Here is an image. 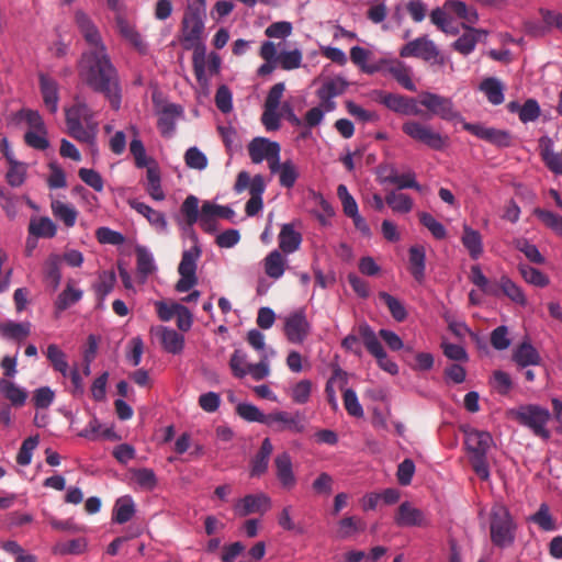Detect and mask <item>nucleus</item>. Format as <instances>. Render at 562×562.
Masks as SVG:
<instances>
[{
	"label": "nucleus",
	"mask_w": 562,
	"mask_h": 562,
	"mask_svg": "<svg viewBox=\"0 0 562 562\" xmlns=\"http://www.w3.org/2000/svg\"><path fill=\"white\" fill-rule=\"evenodd\" d=\"M130 131L133 134V139L130 144V150L135 159V165L137 168H148V166H150L154 161L150 158H148L145 146L138 137V131L136 126L131 125Z\"/></svg>",
	"instance_id": "obj_42"
},
{
	"label": "nucleus",
	"mask_w": 562,
	"mask_h": 562,
	"mask_svg": "<svg viewBox=\"0 0 562 562\" xmlns=\"http://www.w3.org/2000/svg\"><path fill=\"white\" fill-rule=\"evenodd\" d=\"M115 283L116 276L114 271H102L99 273L98 282L94 284V291L101 301L112 292Z\"/></svg>",
	"instance_id": "obj_59"
},
{
	"label": "nucleus",
	"mask_w": 562,
	"mask_h": 562,
	"mask_svg": "<svg viewBox=\"0 0 562 562\" xmlns=\"http://www.w3.org/2000/svg\"><path fill=\"white\" fill-rule=\"evenodd\" d=\"M420 104L432 115H437L445 121H457L462 124L465 122L460 112L454 109L452 101L442 95L425 92L420 95Z\"/></svg>",
	"instance_id": "obj_11"
},
{
	"label": "nucleus",
	"mask_w": 562,
	"mask_h": 562,
	"mask_svg": "<svg viewBox=\"0 0 562 562\" xmlns=\"http://www.w3.org/2000/svg\"><path fill=\"white\" fill-rule=\"evenodd\" d=\"M288 265V259L280 250L270 251L262 260L265 273L273 279L279 280L283 277Z\"/></svg>",
	"instance_id": "obj_28"
},
{
	"label": "nucleus",
	"mask_w": 562,
	"mask_h": 562,
	"mask_svg": "<svg viewBox=\"0 0 562 562\" xmlns=\"http://www.w3.org/2000/svg\"><path fill=\"white\" fill-rule=\"evenodd\" d=\"M145 190L154 201H164L166 193L161 186V175L156 162L148 166L146 170Z\"/></svg>",
	"instance_id": "obj_31"
},
{
	"label": "nucleus",
	"mask_w": 562,
	"mask_h": 562,
	"mask_svg": "<svg viewBox=\"0 0 562 562\" xmlns=\"http://www.w3.org/2000/svg\"><path fill=\"white\" fill-rule=\"evenodd\" d=\"M135 514V504L131 496L120 497L113 508V520L117 524L127 522Z\"/></svg>",
	"instance_id": "obj_49"
},
{
	"label": "nucleus",
	"mask_w": 562,
	"mask_h": 562,
	"mask_svg": "<svg viewBox=\"0 0 562 562\" xmlns=\"http://www.w3.org/2000/svg\"><path fill=\"white\" fill-rule=\"evenodd\" d=\"M513 359L522 368L528 366H538L541 362V357L537 349L527 341H524L515 349Z\"/></svg>",
	"instance_id": "obj_36"
},
{
	"label": "nucleus",
	"mask_w": 562,
	"mask_h": 562,
	"mask_svg": "<svg viewBox=\"0 0 562 562\" xmlns=\"http://www.w3.org/2000/svg\"><path fill=\"white\" fill-rule=\"evenodd\" d=\"M277 61L283 70L297 69L302 66L303 53L300 48L281 50L280 54L277 53Z\"/></svg>",
	"instance_id": "obj_52"
},
{
	"label": "nucleus",
	"mask_w": 562,
	"mask_h": 562,
	"mask_svg": "<svg viewBox=\"0 0 562 562\" xmlns=\"http://www.w3.org/2000/svg\"><path fill=\"white\" fill-rule=\"evenodd\" d=\"M283 333L291 344L302 345L312 333V324L304 308L295 310L283 318Z\"/></svg>",
	"instance_id": "obj_8"
},
{
	"label": "nucleus",
	"mask_w": 562,
	"mask_h": 562,
	"mask_svg": "<svg viewBox=\"0 0 562 562\" xmlns=\"http://www.w3.org/2000/svg\"><path fill=\"white\" fill-rule=\"evenodd\" d=\"M180 213L188 226H193L200 217L199 199L195 195H188L181 204Z\"/></svg>",
	"instance_id": "obj_54"
},
{
	"label": "nucleus",
	"mask_w": 562,
	"mask_h": 562,
	"mask_svg": "<svg viewBox=\"0 0 562 562\" xmlns=\"http://www.w3.org/2000/svg\"><path fill=\"white\" fill-rule=\"evenodd\" d=\"M128 205L144 216L156 232L164 234L168 232V222L162 212L153 209L150 205L137 199H130Z\"/></svg>",
	"instance_id": "obj_21"
},
{
	"label": "nucleus",
	"mask_w": 562,
	"mask_h": 562,
	"mask_svg": "<svg viewBox=\"0 0 562 562\" xmlns=\"http://www.w3.org/2000/svg\"><path fill=\"white\" fill-rule=\"evenodd\" d=\"M135 251L137 257V273L140 277L142 282H145L147 278L156 271L157 267L153 255L147 248L137 246Z\"/></svg>",
	"instance_id": "obj_43"
},
{
	"label": "nucleus",
	"mask_w": 562,
	"mask_h": 562,
	"mask_svg": "<svg viewBox=\"0 0 562 562\" xmlns=\"http://www.w3.org/2000/svg\"><path fill=\"white\" fill-rule=\"evenodd\" d=\"M463 233L461 236V243L468 250L470 257L474 260L479 259L484 251L483 238L479 231L472 228L468 224L462 226Z\"/></svg>",
	"instance_id": "obj_30"
},
{
	"label": "nucleus",
	"mask_w": 562,
	"mask_h": 562,
	"mask_svg": "<svg viewBox=\"0 0 562 562\" xmlns=\"http://www.w3.org/2000/svg\"><path fill=\"white\" fill-rule=\"evenodd\" d=\"M132 480L144 491H153L158 484L154 470L148 468L132 469L130 471Z\"/></svg>",
	"instance_id": "obj_51"
},
{
	"label": "nucleus",
	"mask_w": 562,
	"mask_h": 562,
	"mask_svg": "<svg viewBox=\"0 0 562 562\" xmlns=\"http://www.w3.org/2000/svg\"><path fill=\"white\" fill-rule=\"evenodd\" d=\"M61 257L58 254H50L43 265L44 278L57 290L61 281L60 272Z\"/></svg>",
	"instance_id": "obj_41"
},
{
	"label": "nucleus",
	"mask_w": 562,
	"mask_h": 562,
	"mask_svg": "<svg viewBox=\"0 0 562 562\" xmlns=\"http://www.w3.org/2000/svg\"><path fill=\"white\" fill-rule=\"evenodd\" d=\"M394 522L402 528L429 526V520L425 513L409 502H403L398 506L394 516Z\"/></svg>",
	"instance_id": "obj_18"
},
{
	"label": "nucleus",
	"mask_w": 562,
	"mask_h": 562,
	"mask_svg": "<svg viewBox=\"0 0 562 562\" xmlns=\"http://www.w3.org/2000/svg\"><path fill=\"white\" fill-rule=\"evenodd\" d=\"M79 76L94 91L102 92L114 110L121 105V89L115 67L105 52L83 53Z\"/></svg>",
	"instance_id": "obj_1"
},
{
	"label": "nucleus",
	"mask_w": 562,
	"mask_h": 562,
	"mask_svg": "<svg viewBox=\"0 0 562 562\" xmlns=\"http://www.w3.org/2000/svg\"><path fill=\"white\" fill-rule=\"evenodd\" d=\"M533 214L540 222L554 234L562 237V216L544 209L537 207Z\"/></svg>",
	"instance_id": "obj_53"
},
{
	"label": "nucleus",
	"mask_w": 562,
	"mask_h": 562,
	"mask_svg": "<svg viewBox=\"0 0 562 562\" xmlns=\"http://www.w3.org/2000/svg\"><path fill=\"white\" fill-rule=\"evenodd\" d=\"M385 181L395 184L398 190L415 189L417 191H423V187L416 181V175L413 171L403 175L393 172L385 178Z\"/></svg>",
	"instance_id": "obj_58"
},
{
	"label": "nucleus",
	"mask_w": 562,
	"mask_h": 562,
	"mask_svg": "<svg viewBox=\"0 0 562 562\" xmlns=\"http://www.w3.org/2000/svg\"><path fill=\"white\" fill-rule=\"evenodd\" d=\"M312 389L310 380H301L290 389V396L294 403L303 405L310 401Z\"/></svg>",
	"instance_id": "obj_63"
},
{
	"label": "nucleus",
	"mask_w": 562,
	"mask_h": 562,
	"mask_svg": "<svg viewBox=\"0 0 562 562\" xmlns=\"http://www.w3.org/2000/svg\"><path fill=\"white\" fill-rule=\"evenodd\" d=\"M50 209L53 215L67 227H72L76 224L78 212L72 205L55 200L52 202Z\"/></svg>",
	"instance_id": "obj_48"
},
{
	"label": "nucleus",
	"mask_w": 562,
	"mask_h": 562,
	"mask_svg": "<svg viewBox=\"0 0 562 562\" xmlns=\"http://www.w3.org/2000/svg\"><path fill=\"white\" fill-rule=\"evenodd\" d=\"M463 128L480 139L490 144L505 148L513 144V137L508 131L485 126L480 123L463 122Z\"/></svg>",
	"instance_id": "obj_15"
},
{
	"label": "nucleus",
	"mask_w": 562,
	"mask_h": 562,
	"mask_svg": "<svg viewBox=\"0 0 562 562\" xmlns=\"http://www.w3.org/2000/svg\"><path fill=\"white\" fill-rule=\"evenodd\" d=\"M480 89L492 104L498 105L504 102V87L498 79H484L480 85Z\"/></svg>",
	"instance_id": "obj_50"
},
{
	"label": "nucleus",
	"mask_w": 562,
	"mask_h": 562,
	"mask_svg": "<svg viewBox=\"0 0 562 562\" xmlns=\"http://www.w3.org/2000/svg\"><path fill=\"white\" fill-rule=\"evenodd\" d=\"M46 357L56 371L60 372L64 376L68 374V362L66 360V355L57 345H48Z\"/></svg>",
	"instance_id": "obj_60"
},
{
	"label": "nucleus",
	"mask_w": 562,
	"mask_h": 562,
	"mask_svg": "<svg viewBox=\"0 0 562 562\" xmlns=\"http://www.w3.org/2000/svg\"><path fill=\"white\" fill-rule=\"evenodd\" d=\"M497 284L503 294L506 295L514 303L520 306H525L527 304V299L521 288L518 286L510 278H508L507 276H502Z\"/></svg>",
	"instance_id": "obj_46"
},
{
	"label": "nucleus",
	"mask_w": 562,
	"mask_h": 562,
	"mask_svg": "<svg viewBox=\"0 0 562 562\" xmlns=\"http://www.w3.org/2000/svg\"><path fill=\"white\" fill-rule=\"evenodd\" d=\"M360 335L368 351L376 359L379 367L385 372L395 375L398 373V367L387 358L378 336L368 325L360 326Z\"/></svg>",
	"instance_id": "obj_13"
},
{
	"label": "nucleus",
	"mask_w": 562,
	"mask_h": 562,
	"mask_svg": "<svg viewBox=\"0 0 562 562\" xmlns=\"http://www.w3.org/2000/svg\"><path fill=\"white\" fill-rule=\"evenodd\" d=\"M182 109L175 104L164 108L159 114L158 128L164 136L170 137L176 128V119L180 116Z\"/></svg>",
	"instance_id": "obj_37"
},
{
	"label": "nucleus",
	"mask_w": 562,
	"mask_h": 562,
	"mask_svg": "<svg viewBox=\"0 0 562 562\" xmlns=\"http://www.w3.org/2000/svg\"><path fill=\"white\" fill-rule=\"evenodd\" d=\"M198 222L200 226L207 233H213L216 231L217 215H215L214 203L205 201L202 204Z\"/></svg>",
	"instance_id": "obj_55"
},
{
	"label": "nucleus",
	"mask_w": 562,
	"mask_h": 562,
	"mask_svg": "<svg viewBox=\"0 0 562 562\" xmlns=\"http://www.w3.org/2000/svg\"><path fill=\"white\" fill-rule=\"evenodd\" d=\"M75 22L80 34L91 47L87 53H100L106 50L98 26L85 11L80 9L75 11Z\"/></svg>",
	"instance_id": "obj_14"
},
{
	"label": "nucleus",
	"mask_w": 562,
	"mask_h": 562,
	"mask_svg": "<svg viewBox=\"0 0 562 562\" xmlns=\"http://www.w3.org/2000/svg\"><path fill=\"white\" fill-rule=\"evenodd\" d=\"M83 296V291L76 286L74 280H68L64 290L57 295L54 307L55 313L58 315L59 313L66 311L70 306L78 303Z\"/></svg>",
	"instance_id": "obj_26"
},
{
	"label": "nucleus",
	"mask_w": 562,
	"mask_h": 562,
	"mask_svg": "<svg viewBox=\"0 0 562 562\" xmlns=\"http://www.w3.org/2000/svg\"><path fill=\"white\" fill-rule=\"evenodd\" d=\"M279 249L282 254H293L300 249L302 235L294 228V224H283L278 236Z\"/></svg>",
	"instance_id": "obj_25"
},
{
	"label": "nucleus",
	"mask_w": 562,
	"mask_h": 562,
	"mask_svg": "<svg viewBox=\"0 0 562 562\" xmlns=\"http://www.w3.org/2000/svg\"><path fill=\"white\" fill-rule=\"evenodd\" d=\"M507 416L528 427L536 436L549 439L550 431L547 428L551 417L549 409L539 405L528 404L509 409Z\"/></svg>",
	"instance_id": "obj_4"
},
{
	"label": "nucleus",
	"mask_w": 562,
	"mask_h": 562,
	"mask_svg": "<svg viewBox=\"0 0 562 562\" xmlns=\"http://www.w3.org/2000/svg\"><path fill=\"white\" fill-rule=\"evenodd\" d=\"M40 88L44 104L50 111V113L55 114L58 111L59 101L58 83L54 79L45 75H41Z\"/></svg>",
	"instance_id": "obj_33"
},
{
	"label": "nucleus",
	"mask_w": 562,
	"mask_h": 562,
	"mask_svg": "<svg viewBox=\"0 0 562 562\" xmlns=\"http://www.w3.org/2000/svg\"><path fill=\"white\" fill-rule=\"evenodd\" d=\"M409 271L413 278L422 283L425 280L426 250L422 245H414L409 248Z\"/></svg>",
	"instance_id": "obj_35"
},
{
	"label": "nucleus",
	"mask_w": 562,
	"mask_h": 562,
	"mask_svg": "<svg viewBox=\"0 0 562 562\" xmlns=\"http://www.w3.org/2000/svg\"><path fill=\"white\" fill-rule=\"evenodd\" d=\"M200 256L201 249L198 246H193L191 249L183 251L178 267L180 274V279L176 284L178 292H188L198 283L196 261Z\"/></svg>",
	"instance_id": "obj_9"
},
{
	"label": "nucleus",
	"mask_w": 562,
	"mask_h": 562,
	"mask_svg": "<svg viewBox=\"0 0 562 562\" xmlns=\"http://www.w3.org/2000/svg\"><path fill=\"white\" fill-rule=\"evenodd\" d=\"M347 87L348 83L344 78L335 77L322 85V87L317 90V97L321 102L325 103V108L335 110L337 103L334 101V99L342 94Z\"/></svg>",
	"instance_id": "obj_22"
},
{
	"label": "nucleus",
	"mask_w": 562,
	"mask_h": 562,
	"mask_svg": "<svg viewBox=\"0 0 562 562\" xmlns=\"http://www.w3.org/2000/svg\"><path fill=\"white\" fill-rule=\"evenodd\" d=\"M379 297L385 303L395 321L403 322L407 317L406 308L400 300L386 292H380Z\"/></svg>",
	"instance_id": "obj_62"
},
{
	"label": "nucleus",
	"mask_w": 562,
	"mask_h": 562,
	"mask_svg": "<svg viewBox=\"0 0 562 562\" xmlns=\"http://www.w3.org/2000/svg\"><path fill=\"white\" fill-rule=\"evenodd\" d=\"M465 445L471 456H486L493 438L487 431L472 429L467 432Z\"/></svg>",
	"instance_id": "obj_24"
},
{
	"label": "nucleus",
	"mask_w": 562,
	"mask_h": 562,
	"mask_svg": "<svg viewBox=\"0 0 562 562\" xmlns=\"http://www.w3.org/2000/svg\"><path fill=\"white\" fill-rule=\"evenodd\" d=\"M38 442H40L38 436H31L22 442L21 448L16 456V462L20 465L25 467L31 463L33 451L36 449Z\"/></svg>",
	"instance_id": "obj_64"
},
{
	"label": "nucleus",
	"mask_w": 562,
	"mask_h": 562,
	"mask_svg": "<svg viewBox=\"0 0 562 562\" xmlns=\"http://www.w3.org/2000/svg\"><path fill=\"white\" fill-rule=\"evenodd\" d=\"M386 204L395 213L407 214L414 207L413 199L400 191H391L385 196Z\"/></svg>",
	"instance_id": "obj_45"
},
{
	"label": "nucleus",
	"mask_w": 562,
	"mask_h": 562,
	"mask_svg": "<svg viewBox=\"0 0 562 562\" xmlns=\"http://www.w3.org/2000/svg\"><path fill=\"white\" fill-rule=\"evenodd\" d=\"M247 188L249 189L250 196L262 198L266 190L263 177L261 175H256L254 178H250L248 172L240 171L237 175L234 190L237 193H240Z\"/></svg>",
	"instance_id": "obj_27"
},
{
	"label": "nucleus",
	"mask_w": 562,
	"mask_h": 562,
	"mask_svg": "<svg viewBox=\"0 0 562 562\" xmlns=\"http://www.w3.org/2000/svg\"><path fill=\"white\" fill-rule=\"evenodd\" d=\"M57 233L56 224L47 216L33 217L29 224V234L37 238H53Z\"/></svg>",
	"instance_id": "obj_38"
},
{
	"label": "nucleus",
	"mask_w": 562,
	"mask_h": 562,
	"mask_svg": "<svg viewBox=\"0 0 562 562\" xmlns=\"http://www.w3.org/2000/svg\"><path fill=\"white\" fill-rule=\"evenodd\" d=\"M192 64L195 78L205 95L209 94V71L205 46L193 49Z\"/></svg>",
	"instance_id": "obj_29"
},
{
	"label": "nucleus",
	"mask_w": 562,
	"mask_h": 562,
	"mask_svg": "<svg viewBox=\"0 0 562 562\" xmlns=\"http://www.w3.org/2000/svg\"><path fill=\"white\" fill-rule=\"evenodd\" d=\"M491 540L499 548L510 547L515 541L516 524L503 504H495L491 509Z\"/></svg>",
	"instance_id": "obj_5"
},
{
	"label": "nucleus",
	"mask_w": 562,
	"mask_h": 562,
	"mask_svg": "<svg viewBox=\"0 0 562 562\" xmlns=\"http://www.w3.org/2000/svg\"><path fill=\"white\" fill-rule=\"evenodd\" d=\"M115 27L120 36L137 52L140 54H145L147 52V44L137 31L136 25L131 22L123 12L115 14Z\"/></svg>",
	"instance_id": "obj_19"
},
{
	"label": "nucleus",
	"mask_w": 562,
	"mask_h": 562,
	"mask_svg": "<svg viewBox=\"0 0 562 562\" xmlns=\"http://www.w3.org/2000/svg\"><path fill=\"white\" fill-rule=\"evenodd\" d=\"M281 147L277 142H272L266 137H255L248 144V154L254 164H260L263 160L268 161L270 170L278 167L280 160Z\"/></svg>",
	"instance_id": "obj_10"
},
{
	"label": "nucleus",
	"mask_w": 562,
	"mask_h": 562,
	"mask_svg": "<svg viewBox=\"0 0 562 562\" xmlns=\"http://www.w3.org/2000/svg\"><path fill=\"white\" fill-rule=\"evenodd\" d=\"M445 9L463 20V29H471L469 24H475L479 21L476 10L473 7L467 5L463 1L448 0L445 3Z\"/></svg>",
	"instance_id": "obj_34"
},
{
	"label": "nucleus",
	"mask_w": 562,
	"mask_h": 562,
	"mask_svg": "<svg viewBox=\"0 0 562 562\" xmlns=\"http://www.w3.org/2000/svg\"><path fill=\"white\" fill-rule=\"evenodd\" d=\"M151 333L159 337L160 344L165 351L172 355L182 352L184 348V337L177 330L169 327L159 326L157 328H153Z\"/></svg>",
	"instance_id": "obj_23"
},
{
	"label": "nucleus",
	"mask_w": 562,
	"mask_h": 562,
	"mask_svg": "<svg viewBox=\"0 0 562 562\" xmlns=\"http://www.w3.org/2000/svg\"><path fill=\"white\" fill-rule=\"evenodd\" d=\"M439 55L437 46L427 36L417 37L408 42L400 50L401 57H418L427 61L437 60Z\"/></svg>",
	"instance_id": "obj_17"
},
{
	"label": "nucleus",
	"mask_w": 562,
	"mask_h": 562,
	"mask_svg": "<svg viewBox=\"0 0 562 562\" xmlns=\"http://www.w3.org/2000/svg\"><path fill=\"white\" fill-rule=\"evenodd\" d=\"M65 112L67 133L76 140L87 144L92 154H97L98 123L93 120L92 110L76 99L75 104Z\"/></svg>",
	"instance_id": "obj_2"
},
{
	"label": "nucleus",
	"mask_w": 562,
	"mask_h": 562,
	"mask_svg": "<svg viewBox=\"0 0 562 562\" xmlns=\"http://www.w3.org/2000/svg\"><path fill=\"white\" fill-rule=\"evenodd\" d=\"M448 11L443 8H437L430 13V21L442 32L451 35H456L459 33V29L456 27L448 16Z\"/></svg>",
	"instance_id": "obj_57"
},
{
	"label": "nucleus",
	"mask_w": 562,
	"mask_h": 562,
	"mask_svg": "<svg viewBox=\"0 0 562 562\" xmlns=\"http://www.w3.org/2000/svg\"><path fill=\"white\" fill-rule=\"evenodd\" d=\"M236 413L239 417L249 423H260L266 425L267 414L262 413L256 405L250 403H239L236 406Z\"/></svg>",
	"instance_id": "obj_56"
},
{
	"label": "nucleus",
	"mask_w": 562,
	"mask_h": 562,
	"mask_svg": "<svg viewBox=\"0 0 562 562\" xmlns=\"http://www.w3.org/2000/svg\"><path fill=\"white\" fill-rule=\"evenodd\" d=\"M31 334V323L23 322L16 323L13 321H7L0 323V335L5 339L11 340H23Z\"/></svg>",
	"instance_id": "obj_39"
},
{
	"label": "nucleus",
	"mask_w": 562,
	"mask_h": 562,
	"mask_svg": "<svg viewBox=\"0 0 562 562\" xmlns=\"http://www.w3.org/2000/svg\"><path fill=\"white\" fill-rule=\"evenodd\" d=\"M205 0L189 3L183 12L179 42L184 49H196L204 45Z\"/></svg>",
	"instance_id": "obj_3"
},
{
	"label": "nucleus",
	"mask_w": 562,
	"mask_h": 562,
	"mask_svg": "<svg viewBox=\"0 0 562 562\" xmlns=\"http://www.w3.org/2000/svg\"><path fill=\"white\" fill-rule=\"evenodd\" d=\"M266 426L276 431L288 430L294 434H302L306 429L305 417L300 412L273 411L267 414Z\"/></svg>",
	"instance_id": "obj_12"
},
{
	"label": "nucleus",
	"mask_w": 562,
	"mask_h": 562,
	"mask_svg": "<svg viewBox=\"0 0 562 562\" xmlns=\"http://www.w3.org/2000/svg\"><path fill=\"white\" fill-rule=\"evenodd\" d=\"M279 49V45L274 44L271 41H265L259 49V56L265 60V63L257 69V75L265 77L273 72L277 68V53Z\"/></svg>",
	"instance_id": "obj_32"
},
{
	"label": "nucleus",
	"mask_w": 562,
	"mask_h": 562,
	"mask_svg": "<svg viewBox=\"0 0 562 562\" xmlns=\"http://www.w3.org/2000/svg\"><path fill=\"white\" fill-rule=\"evenodd\" d=\"M469 32L460 36L454 43L453 48L462 55H469L472 53L480 40L481 35H485L486 32L479 29H468Z\"/></svg>",
	"instance_id": "obj_44"
},
{
	"label": "nucleus",
	"mask_w": 562,
	"mask_h": 562,
	"mask_svg": "<svg viewBox=\"0 0 562 562\" xmlns=\"http://www.w3.org/2000/svg\"><path fill=\"white\" fill-rule=\"evenodd\" d=\"M271 508V498L265 493L248 494L234 504V513L238 517H246L251 514H265Z\"/></svg>",
	"instance_id": "obj_16"
},
{
	"label": "nucleus",
	"mask_w": 562,
	"mask_h": 562,
	"mask_svg": "<svg viewBox=\"0 0 562 562\" xmlns=\"http://www.w3.org/2000/svg\"><path fill=\"white\" fill-rule=\"evenodd\" d=\"M270 171L278 172L280 184L288 189L292 188L299 178V170L292 160H285L282 164L278 160V167Z\"/></svg>",
	"instance_id": "obj_47"
},
{
	"label": "nucleus",
	"mask_w": 562,
	"mask_h": 562,
	"mask_svg": "<svg viewBox=\"0 0 562 562\" xmlns=\"http://www.w3.org/2000/svg\"><path fill=\"white\" fill-rule=\"evenodd\" d=\"M228 364L233 375L237 379H243L249 374L255 381H261L268 378L271 372L269 355L267 352L260 355L258 363H250L247 353L236 349L232 353Z\"/></svg>",
	"instance_id": "obj_6"
},
{
	"label": "nucleus",
	"mask_w": 562,
	"mask_h": 562,
	"mask_svg": "<svg viewBox=\"0 0 562 562\" xmlns=\"http://www.w3.org/2000/svg\"><path fill=\"white\" fill-rule=\"evenodd\" d=\"M276 476L282 488L291 491L296 485V476L293 470L292 458L289 452L283 451L273 460Z\"/></svg>",
	"instance_id": "obj_20"
},
{
	"label": "nucleus",
	"mask_w": 562,
	"mask_h": 562,
	"mask_svg": "<svg viewBox=\"0 0 562 562\" xmlns=\"http://www.w3.org/2000/svg\"><path fill=\"white\" fill-rule=\"evenodd\" d=\"M184 162L188 168L202 171L207 167L209 160L202 150L192 146L184 153Z\"/></svg>",
	"instance_id": "obj_61"
},
{
	"label": "nucleus",
	"mask_w": 562,
	"mask_h": 562,
	"mask_svg": "<svg viewBox=\"0 0 562 562\" xmlns=\"http://www.w3.org/2000/svg\"><path fill=\"white\" fill-rule=\"evenodd\" d=\"M0 393L15 407H21L27 400V392L15 383L1 379Z\"/></svg>",
	"instance_id": "obj_40"
},
{
	"label": "nucleus",
	"mask_w": 562,
	"mask_h": 562,
	"mask_svg": "<svg viewBox=\"0 0 562 562\" xmlns=\"http://www.w3.org/2000/svg\"><path fill=\"white\" fill-rule=\"evenodd\" d=\"M403 133L413 140L434 150H443L449 146V136L435 131L431 125L416 120H407L402 125Z\"/></svg>",
	"instance_id": "obj_7"
}]
</instances>
